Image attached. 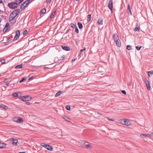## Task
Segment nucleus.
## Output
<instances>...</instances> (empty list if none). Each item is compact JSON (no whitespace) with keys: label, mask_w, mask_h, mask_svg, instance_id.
I'll return each mask as SVG.
<instances>
[{"label":"nucleus","mask_w":153,"mask_h":153,"mask_svg":"<svg viewBox=\"0 0 153 153\" xmlns=\"http://www.w3.org/2000/svg\"><path fill=\"white\" fill-rule=\"evenodd\" d=\"M20 12V10L19 9H16L13 10L10 14L9 16V21H11L14 19Z\"/></svg>","instance_id":"1"},{"label":"nucleus","mask_w":153,"mask_h":153,"mask_svg":"<svg viewBox=\"0 0 153 153\" xmlns=\"http://www.w3.org/2000/svg\"><path fill=\"white\" fill-rule=\"evenodd\" d=\"M119 123L124 125H126L127 126H129L131 123L128 120L126 119L120 120L119 121Z\"/></svg>","instance_id":"2"},{"label":"nucleus","mask_w":153,"mask_h":153,"mask_svg":"<svg viewBox=\"0 0 153 153\" xmlns=\"http://www.w3.org/2000/svg\"><path fill=\"white\" fill-rule=\"evenodd\" d=\"M8 6L10 8L13 9L16 8L17 7V4L15 3V2H11L9 3Z\"/></svg>","instance_id":"3"},{"label":"nucleus","mask_w":153,"mask_h":153,"mask_svg":"<svg viewBox=\"0 0 153 153\" xmlns=\"http://www.w3.org/2000/svg\"><path fill=\"white\" fill-rule=\"evenodd\" d=\"M30 2V0H27L22 4L20 7V9L22 10Z\"/></svg>","instance_id":"4"},{"label":"nucleus","mask_w":153,"mask_h":153,"mask_svg":"<svg viewBox=\"0 0 153 153\" xmlns=\"http://www.w3.org/2000/svg\"><path fill=\"white\" fill-rule=\"evenodd\" d=\"M153 134V132L151 134H140V136L142 138H146V137H150Z\"/></svg>","instance_id":"5"},{"label":"nucleus","mask_w":153,"mask_h":153,"mask_svg":"<svg viewBox=\"0 0 153 153\" xmlns=\"http://www.w3.org/2000/svg\"><path fill=\"white\" fill-rule=\"evenodd\" d=\"M16 32V35L15 36L14 38V41H16L19 38L20 35V31L19 30H17Z\"/></svg>","instance_id":"6"},{"label":"nucleus","mask_w":153,"mask_h":153,"mask_svg":"<svg viewBox=\"0 0 153 153\" xmlns=\"http://www.w3.org/2000/svg\"><path fill=\"white\" fill-rule=\"evenodd\" d=\"M108 7L110 10L112 11L113 9V0H110L108 4Z\"/></svg>","instance_id":"7"},{"label":"nucleus","mask_w":153,"mask_h":153,"mask_svg":"<svg viewBox=\"0 0 153 153\" xmlns=\"http://www.w3.org/2000/svg\"><path fill=\"white\" fill-rule=\"evenodd\" d=\"M20 99L24 101H27L28 100V96L21 97H20Z\"/></svg>","instance_id":"8"},{"label":"nucleus","mask_w":153,"mask_h":153,"mask_svg":"<svg viewBox=\"0 0 153 153\" xmlns=\"http://www.w3.org/2000/svg\"><path fill=\"white\" fill-rule=\"evenodd\" d=\"M145 83L146 85V87L147 89L148 90H150L151 89V87L150 86V84L149 81L147 80L145 81Z\"/></svg>","instance_id":"9"},{"label":"nucleus","mask_w":153,"mask_h":153,"mask_svg":"<svg viewBox=\"0 0 153 153\" xmlns=\"http://www.w3.org/2000/svg\"><path fill=\"white\" fill-rule=\"evenodd\" d=\"M11 139L13 141L12 143V144L13 145H16L18 142V140L17 139H15L13 138H11Z\"/></svg>","instance_id":"10"},{"label":"nucleus","mask_w":153,"mask_h":153,"mask_svg":"<svg viewBox=\"0 0 153 153\" xmlns=\"http://www.w3.org/2000/svg\"><path fill=\"white\" fill-rule=\"evenodd\" d=\"M116 42V45L118 47H120L121 46V43L119 39L118 40L115 41Z\"/></svg>","instance_id":"11"},{"label":"nucleus","mask_w":153,"mask_h":153,"mask_svg":"<svg viewBox=\"0 0 153 153\" xmlns=\"http://www.w3.org/2000/svg\"><path fill=\"white\" fill-rule=\"evenodd\" d=\"M62 117L63 119L68 122H70L71 121V120L67 116H62Z\"/></svg>","instance_id":"12"},{"label":"nucleus","mask_w":153,"mask_h":153,"mask_svg":"<svg viewBox=\"0 0 153 153\" xmlns=\"http://www.w3.org/2000/svg\"><path fill=\"white\" fill-rule=\"evenodd\" d=\"M113 37L114 41L119 39L118 35L116 33H115L114 34Z\"/></svg>","instance_id":"13"},{"label":"nucleus","mask_w":153,"mask_h":153,"mask_svg":"<svg viewBox=\"0 0 153 153\" xmlns=\"http://www.w3.org/2000/svg\"><path fill=\"white\" fill-rule=\"evenodd\" d=\"M46 148L48 150L52 151L53 149V147L51 145H48Z\"/></svg>","instance_id":"14"},{"label":"nucleus","mask_w":153,"mask_h":153,"mask_svg":"<svg viewBox=\"0 0 153 153\" xmlns=\"http://www.w3.org/2000/svg\"><path fill=\"white\" fill-rule=\"evenodd\" d=\"M23 1V0H16L15 3L17 4V6L19 5L20 4L22 3Z\"/></svg>","instance_id":"15"},{"label":"nucleus","mask_w":153,"mask_h":153,"mask_svg":"<svg viewBox=\"0 0 153 153\" xmlns=\"http://www.w3.org/2000/svg\"><path fill=\"white\" fill-rule=\"evenodd\" d=\"M61 47L63 49L65 50L66 51H68L70 50V48L66 46H62Z\"/></svg>","instance_id":"16"},{"label":"nucleus","mask_w":153,"mask_h":153,"mask_svg":"<svg viewBox=\"0 0 153 153\" xmlns=\"http://www.w3.org/2000/svg\"><path fill=\"white\" fill-rule=\"evenodd\" d=\"M97 22L99 25H102L103 23V19H98Z\"/></svg>","instance_id":"17"},{"label":"nucleus","mask_w":153,"mask_h":153,"mask_svg":"<svg viewBox=\"0 0 153 153\" xmlns=\"http://www.w3.org/2000/svg\"><path fill=\"white\" fill-rule=\"evenodd\" d=\"M6 144L5 143H1L0 144V148H4L6 146Z\"/></svg>","instance_id":"18"},{"label":"nucleus","mask_w":153,"mask_h":153,"mask_svg":"<svg viewBox=\"0 0 153 153\" xmlns=\"http://www.w3.org/2000/svg\"><path fill=\"white\" fill-rule=\"evenodd\" d=\"M63 91H60L56 93L55 95V97H57L59 96L62 93H63Z\"/></svg>","instance_id":"19"},{"label":"nucleus","mask_w":153,"mask_h":153,"mask_svg":"<svg viewBox=\"0 0 153 153\" xmlns=\"http://www.w3.org/2000/svg\"><path fill=\"white\" fill-rule=\"evenodd\" d=\"M127 11L128 12H130V15H131L132 13L131 11V8L130 7V5L129 4H128V5Z\"/></svg>","instance_id":"20"},{"label":"nucleus","mask_w":153,"mask_h":153,"mask_svg":"<svg viewBox=\"0 0 153 153\" xmlns=\"http://www.w3.org/2000/svg\"><path fill=\"white\" fill-rule=\"evenodd\" d=\"M92 147V145L89 143L88 144L86 145V148L87 149H90V148H91Z\"/></svg>","instance_id":"21"},{"label":"nucleus","mask_w":153,"mask_h":153,"mask_svg":"<svg viewBox=\"0 0 153 153\" xmlns=\"http://www.w3.org/2000/svg\"><path fill=\"white\" fill-rule=\"evenodd\" d=\"M78 25L79 29L82 28L83 27V25L81 23L79 22L78 23Z\"/></svg>","instance_id":"22"},{"label":"nucleus","mask_w":153,"mask_h":153,"mask_svg":"<svg viewBox=\"0 0 153 153\" xmlns=\"http://www.w3.org/2000/svg\"><path fill=\"white\" fill-rule=\"evenodd\" d=\"M134 30L136 31H138V32L139 31L140 27L139 26H138V25H136V27H135V28L134 29Z\"/></svg>","instance_id":"23"},{"label":"nucleus","mask_w":153,"mask_h":153,"mask_svg":"<svg viewBox=\"0 0 153 153\" xmlns=\"http://www.w3.org/2000/svg\"><path fill=\"white\" fill-rule=\"evenodd\" d=\"M23 121L22 118L21 117H18V122L19 123H21L23 122Z\"/></svg>","instance_id":"24"},{"label":"nucleus","mask_w":153,"mask_h":153,"mask_svg":"<svg viewBox=\"0 0 153 153\" xmlns=\"http://www.w3.org/2000/svg\"><path fill=\"white\" fill-rule=\"evenodd\" d=\"M22 68V64L17 65L15 67V68H18V69L21 68Z\"/></svg>","instance_id":"25"},{"label":"nucleus","mask_w":153,"mask_h":153,"mask_svg":"<svg viewBox=\"0 0 153 153\" xmlns=\"http://www.w3.org/2000/svg\"><path fill=\"white\" fill-rule=\"evenodd\" d=\"M56 11H54V12L50 16V19H51V18L52 19L53 17L55 15L56 13Z\"/></svg>","instance_id":"26"},{"label":"nucleus","mask_w":153,"mask_h":153,"mask_svg":"<svg viewBox=\"0 0 153 153\" xmlns=\"http://www.w3.org/2000/svg\"><path fill=\"white\" fill-rule=\"evenodd\" d=\"M47 145H48L47 144H46L44 143H42L41 144V146L45 147V148H46V147H47Z\"/></svg>","instance_id":"27"},{"label":"nucleus","mask_w":153,"mask_h":153,"mask_svg":"<svg viewBox=\"0 0 153 153\" xmlns=\"http://www.w3.org/2000/svg\"><path fill=\"white\" fill-rule=\"evenodd\" d=\"M87 20L88 22H89L91 20V14H89L88 16Z\"/></svg>","instance_id":"28"},{"label":"nucleus","mask_w":153,"mask_h":153,"mask_svg":"<svg viewBox=\"0 0 153 153\" xmlns=\"http://www.w3.org/2000/svg\"><path fill=\"white\" fill-rule=\"evenodd\" d=\"M46 11V9L45 8H43L41 10V13L43 14L45 13Z\"/></svg>","instance_id":"29"},{"label":"nucleus","mask_w":153,"mask_h":153,"mask_svg":"<svg viewBox=\"0 0 153 153\" xmlns=\"http://www.w3.org/2000/svg\"><path fill=\"white\" fill-rule=\"evenodd\" d=\"M153 71H149L148 72V74L149 76H152L153 74Z\"/></svg>","instance_id":"30"},{"label":"nucleus","mask_w":153,"mask_h":153,"mask_svg":"<svg viewBox=\"0 0 153 153\" xmlns=\"http://www.w3.org/2000/svg\"><path fill=\"white\" fill-rule=\"evenodd\" d=\"M71 27L73 28H75L77 27L74 24H71Z\"/></svg>","instance_id":"31"},{"label":"nucleus","mask_w":153,"mask_h":153,"mask_svg":"<svg viewBox=\"0 0 153 153\" xmlns=\"http://www.w3.org/2000/svg\"><path fill=\"white\" fill-rule=\"evenodd\" d=\"M18 117H17L14 118L13 119V121H14L15 122H17L18 123Z\"/></svg>","instance_id":"32"},{"label":"nucleus","mask_w":153,"mask_h":153,"mask_svg":"<svg viewBox=\"0 0 153 153\" xmlns=\"http://www.w3.org/2000/svg\"><path fill=\"white\" fill-rule=\"evenodd\" d=\"M3 108V109L5 110H7L8 108V107L7 106L5 105H4L3 106H1Z\"/></svg>","instance_id":"33"},{"label":"nucleus","mask_w":153,"mask_h":153,"mask_svg":"<svg viewBox=\"0 0 153 153\" xmlns=\"http://www.w3.org/2000/svg\"><path fill=\"white\" fill-rule=\"evenodd\" d=\"M18 94L16 93H13V96L14 97H17L18 96Z\"/></svg>","instance_id":"34"},{"label":"nucleus","mask_w":153,"mask_h":153,"mask_svg":"<svg viewBox=\"0 0 153 153\" xmlns=\"http://www.w3.org/2000/svg\"><path fill=\"white\" fill-rule=\"evenodd\" d=\"M142 46H137L136 47V48L138 51H139L141 49V48H142Z\"/></svg>","instance_id":"35"},{"label":"nucleus","mask_w":153,"mask_h":153,"mask_svg":"<svg viewBox=\"0 0 153 153\" xmlns=\"http://www.w3.org/2000/svg\"><path fill=\"white\" fill-rule=\"evenodd\" d=\"M126 48L127 50H130L131 49V46L130 45H128L127 46Z\"/></svg>","instance_id":"36"},{"label":"nucleus","mask_w":153,"mask_h":153,"mask_svg":"<svg viewBox=\"0 0 153 153\" xmlns=\"http://www.w3.org/2000/svg\"><path fill=\"white\" fill-rule=\"evenodd\" d=\"M1 63L3 64H5V59H2L1 60Z\"/></svg>","instance_id":"37"},{"label":"nucleus","mask_w":153,"mask_h":153,"mask_svg":"<svg viewBox=\"0 0 153 153\" xmlns=\"http://www.w3.org/2000/svg\"><path fill=\"white\" fill-rule=\"evenodd\" d=\"M66 108L68 110H70V107L69 105H67L66 106Z\"/></svg>","instance_id":"38"},{"label":"nucleus","mask_w":153,"mask_h":153,"mask_svg":"<svg viewBox=\"0 0 153 153\" xmlns=\"http://www.w3.org/2000/svg\"><path fill=\"white\" fill-rule=\"evenodd\" d=\"M25 80H26V79H25V78H22V79L19 82L20 83H21V82H23L24 81H25Z\"/></svg>","instance_id":"39"},{"label":"nucleus","mask_w":153,"mask_h":153,"mask_svg":"<svg viewBox=\"0 0 153 153\" xmlns=\"http://www.w3.org/2000/svg\"><path fill=\"white\" fill-rule=\"evenodd\" d=\"M64 55H63L62 56L60 57L59 60H63L64 58Z\"/></svg>","instance_id":"40"},{"label":"nucleus","mask_w":153,"mask_h":153,"mask_svg":"<svg viewBox=\"0 0 153 153\" xmlns=\"http://www.w3.org/2000/svg\"><path fill=\"white\" fill-rule=\"evenodd\" d=\"M76 29L75 31L76 33H79V30L77 27L75 28Z\"/></svg>","instance_id":"41"},{"label":"nucleus","mask_w":153,"mask_h":153,"mask_svg":"<svg viewBox=\"0 0 153 153\" xmlns=\"http://www.w3.org/2000/svg\"><path fill=\"white\" fill-rule=\"evenodd\" d=\"M27 33V30H25L23 32V34L25 35Z\"/></svg>","instance_id":"42"},{"label":"nucleus","mask_w":153,"mask_h":153,"mask_svg":"<svg viewBox=\"0 0 153 153\" xmlns=\"http://www.w3.org/2000/svg\"><path fill=\"white\" fill-rule=\"evenodd\" d=\"M121 92L122 93L124 94H126V92L124 90H122V91H121Z\"/></svg>","instance_id":"43"},{"label":"nucleus","mask_w":153,"mask_h":153,"mask_svg":"<svg viewBox=\"0 0 153 153\" xmlns=\"http://www.w3.org/2000/svg\"><path fill=\"white\" fill-rule=\"evenodd\" d=\"M46 1L47 3H50L51 2V0H46Z\"/></svg>","instance_id":"44"},{"label":"nucleus","mask_w":153,"mask_h":153,"mask_svg":"<svg viewBox=\"0 0 153 153\" xmlns=\"http://www.w3.org/2000/svg\"><path fill=\"white\" fill-rule=\"evenodd\" d=\"M8 26H9V23H7L6 24V27H7Z\"/></svg>","instance_id":"45"},{"label":"nucleus","mask_w":153,"mask_h":153,"mask_svg":"<svg viewBox=\"0 0 153 153\" xmlns=\"http://www.w3.org/2000/svg\"><path fill=\"white\" fill-rule=\"evenodd\" d=\"M26 103L27 105H29L30 104V103L29 102H26Z\"/></svg>","instance_id":"46"},{"label":"nucleus","mask_w":153,"mask_h":153,"mask_svg":"<svg viewBox=\"0 0 153 153\" xmlns=\"http://www.w3.org/2000/svg\"><path fill=\"white\" fill-rule=\"evenodd\" d=\"M83 51V50H82V49H81V50L80 51H79V53H82V51Z\"/></svg>","instance_id":"47"},{"label":"nucleus","mask_w":153,"mask_h":153,"mask_svg":"<svg viewBox=\"0 0 153 153\" xmlns=\"http://www.w3.org/2000/svg\"><path fill=\"white\" fill-rule=\"evenodd\" d=\"M108 120H110V121H114V120H113L112 119H109V118H108Z\"/></svg>","instance_id":"48"},{"label":"nucleus","mask_w":153,"mask_h":153,"mask_svg":"<svg viewBox=\"0 0 153 153\" xmlns=\"http://www.w3.org/2000/svg\"><path fill=\"white\" fill-rule=\"evenodd\" d=\"M3 1L2 0H0V4L2 3Z\"/></svg>","instance_id":"49"},{"label":"nucleus","mask_w":153,"mask_h":153,"mask_svg":"<svg viewBox=\"0 0 153 153\" xmlns=\"http://www.w3.org/2000/svg\"><path fill=\"white\" fill-rule=\"evenodd\" d=\"M25 153V152H20L19 153Z\"/></svg>","instance_id":"50"},{"label":"nucleus","mask_w":153,"mask_h":153,"mask_svg":"<svg viewBox=\"0 0 153 153\" xmlns=\"http://www.w3.org/2000/svg\"><path fill=\"white\" fill-rule=\"evenodd\" d=\"M82 50H83V51H85V50H86V48H84V49H83Z\"/></svg>","instance_id":"51"},{"label":"nucleus","mask_w":153,"mask_h":153,"mask_svg":"<svg viewBox=\"0 0 153 153\" xmlns=\"http://www.w3.org/2000/svg\"><path fill=\"white\" fill-rule=\"evenodd\" d=\"M75 60V59H73L72 60V61H73V62Z\"/></svg>","instance_id":"52"},{"label":"nucleus","mask_w":153,"mask_h":153,"mask_svg":"<svg viewBox=\"0 0 153 153\" xmlns=\"http://www.w3.org/2000/svg\"><path fill=\"white\" fill-rule=\"evenodd\" d=\"M98 114H100V113H99V112H98Z\"/></svg>","instance_id":"53"},{"label":"nucleus","mask_w":153,"mask_h":153,"mask_svg":"<svg viewBox=\"0 0 153 153\" xmlns=\"http://www.w3.org/2000/svg\"><path fill=\"white\" fill-rule=\"evenodd\" d=\"M39 102H35V103H38Z\"/></svg>","instance_id":"54"},{"label":"nucleus","mask_w":153,"mask_h":153,"mask_svg":"<svg viewBox=\"0 0 153 153\" xmlns=\"http://www.w3.org/2000/svg\"><path fill=\"white\" fill-rule=\"evenodd\" d=\"M9 84V83H8H8H7V84H6V85H8Z\"/></svg>","instance_id":"55"},{"label":"nucleus","mask_w":153,"mask_h":153,"mask_svg":"<svg viewBox=\"0 0 153 153\" xmlns=\"http://www.w3.org/2000/svg\"><path fill=\"white\" fill-rule=\"evenodd\" d=\"M82 142H83V143L84 144H85V143H84V141H82Z\"/></svg>","instance_id":"56"},{"label":"nucleus","mask_w":153,"mask_h":153,"mask_svg":"<svg viewBox=\"0 0 153 153\" xmlns=\"http://www.w3.org/2000/svg\"><path fill=\"white\" fill-rule=\"evenodd\" d=\"M85 143H89L88 142H85Z\"/></svg>","instance_id":"57"},{"label":"nucleus","mask_w":153,"mask_h":153,"mask_svg":"<svg viewBox=\"0 0 153 153\" xmlns=\"http://www.w3.org/2000/svg\"><path fill=\"white\" fill-rule=\"evenodd\" d=\"M1 18H0V22H1Z\"/></svg>","instance_id":"58"},{"label":"nucleus","mask_w":153,"mask_h":153,"mask_svg":"<svg viewBox=\"0 0 153 153\" xmlns=\"http://www.w3.org/2000/svg\"><path fill=\"white\" fill-rule=\"evenodd\" d=\"M69 29L67 31V32H68V31H69Z\"/></svg>","instance_id":"59"},{"label":"nucleus","mask_w":153,"mask_h":153,"mask_svg":"<svg viewBox=\"0 0 153 153\" xmlns=\"http://www.w3.org/2000/svg\"><path fill=\"white\" fill-rule=\"evenodd\" d=\"M76 0V1H79V0Z\"/></svg>","instance_id":"60"},{"label":"nucleus","mask_w":153,"mask_h":153,"mask_svg":"<svg viewBox=\"0 0 153 153\" xmlns=\"http://www.w3.org/2000/svg\"><path fill=\"white\" fill-rule=\"evenodd\" d=\"M4 1H5L6 0H4Z\"/></svg>","instance_id":"61"},{"label":"nucleus","mask_w":153,"mask_h":153,"mask_svg":"<svg viewBox=\"0 0 153 153\" xmlns=\"http://www.w3.org/2000/svg\"><path fill=\"white\" fill-rule=\"evenodd\" d=\"M0 76H1V75H0Z\"/></svg>","instance_id":"62"}]
</instances>
